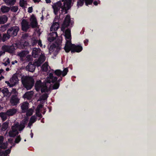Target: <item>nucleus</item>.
I'll return each mask as SVG.
<instances>
[{
	"label": "nucleus",
	"mask_w": 156,
	"mask_h": 156,
	"mask_svg": "<svg viewBox=\"0 0 156 156\" xmlns=\"http://www.w3.org/2000/svg\"><path fill=\"white\" fill-rule=\"evenodd\" d=\"M62 2H63L62 5L61 2L59 1L54 3L52 6L55 15L58 14L60 8L62 9L61 12L62 14L64 15L66 14L68 12V10L71 7L72 0H62Z\"/></svg>",
	"instance_id": "obj_1"
},
{
	"label": "nucleus",
	"mask_w": 156,
	"mask_h": 156,
	"mask_svg": "<svg viewBox=\"0 0 156 156\" xmlns=\"http://www.w3.org/2000/svg\"><path fill=\"white\" fill-rule=\"evenodd\" d=\"M27 121L28 120L26 119L20 124H19V123H14L12 126V130L8 133L9 136L11 137H13L18 135L19 133L18 130L19 131L23 130L25 128V125L26 123V121Z\"/></svg>",
	"instance_id": "obj_2"
},
{
	"label": "nucleus",
	"mask_w": 156,
	"mask_h": 156,
	"mask_svg": "<svg viewBox=\"0 0 156 156\" xmlns=\"http://www.w3.org/2000/svg\"><path fill=\"white\" fill-rule=\"evenodd\" d=\"M73 22L71 21L70 19V16L69 15H67L65 18L64 20L62 25L61 27V30L63 32L65 31V34H71V30L69 29H66L65 31V28L68 27L69 26L70 24H71V27H73Z\"/></svg>",
	"instance_id": "obj_3"
},
{
	"label": "nucleus",
	"mask_w": 156,
	"mask_h": 156,
	"mask_svg": "<svg viewBox=\"0 0 156 156\" xmlns=\"http://www.w3.org/2000/svg\"><path fill=\"white\" fill-rule=\"evenodd\" d=\"M21 80L23 87L27 90H30L34 86V80L32 77L23 76L22 77Z\"/></svg>",
	"instance_id": "obj_4"
},
{
	"label": "nucleus",
	"mask_w": 156,
	"mask_h": 156,
	"mask_svg": "<svg viewBox=\"0 0 156 156\" xmlns=\"http://www.w3.org/2000/svg\"><path fill=\"white\" fill-rule=\"evenodd\" d=\"M19 30L20 28L18 27L15 26L8 29L7 32L9 36L13 37L17 35Z\"/></svg>",
	"instance_id": "obj_5"
},
{
	"label": "nucleus",
	"mask_w": 156,
	"mask_h": 156,
	"mask_svg": "<svg viewBox=\"0 0 156 156\" xmlns=\"http://www.w3.org/2000/svg\"><path fill=\"white\" fill-rule=\"evenodd\" d=\"M21 30L26 32L30 28V25L28 21L25 19H23L21 23Z\"/></svg>",
	"instance_id": "obj_6"
},
{
	"label": "nucleus",
	"mask_w": 156,
	"mask_h": 156,
	"mask_svg": "<svg viewBox=\"0 0 156 156\" xmlns=\"http://www.w3.org/2000/svg\"><path fill=\"white\" fill-rule=\"evenodd\" d=\"M68 72L67 68H65L62 71L59 69L56 70L54 72L55 74L58 76H60L61 75L62 76H65Z\"/></svg>",
	"instance_id": "obj_7"
},
{
	"label": "nucleus",
	"mask_w": 156,
	"mask_h": 156,
	"mask_svg": "<svg viewBox=\"0 0 156 156\" xmlns=\"http://www.w3.org/2000/svg\"><path fill=\"white\" fill-rule=\"evenodd\" d=\"M20 99L16 95H12L11 98L10 102L12 106L16 105L20 102Z\"/></svg>",
	"instance_id": "obj_8"
},
{
	"label": "nucleus",
	"mask_w": 156,
	"mask_h": 156,
	"mask_svg": "<svg viewBox=\"0 0 156 156\" xmlns=\"http://www.w3.org/2000/svg\"><path fill=\"white\" fill-rule=\"evenodd\" d=\"M2 51L10 53H13L15 50L14 46H12L4 45L2 47Z\"/></svg>",
	"instance_id": "obj_9"
},
{
	"label": "nucleus",
	"mask_w": 156,
	"mask_h": 156,
	"mask_svg": "<svg viewBox=\"0 0 156 156\" xmlns=\"http://www.w3.org/2000/svg\"><path fill=\"white\" fill-rule=\"evenodd\" d=\"M74 44H72L71 40H66L65 45L64 48L65 51L67 53L69 52L72 48L73 45H74Z\"/></svg>",
	"instance_id": "obj_10"
},
{
	"label": "nucleus",
	"mask_w": 156,
	"mask_h": 156,
	"mask_svg": "<svg viewBox=\"0 0 156 156\" xmlns=\"http://www.w3.org/2000/svg\"><path fill=\"white\" fill-rule=\"evenodd\" d=\"M72 48L71 49V52L72 53L76 52H80L83 50L82 47L80 45H73Z\"/></svg>",
	"instance_id": "obj_11"
},
{
	"label": "nucleus",
	"mask_w": 156,
	"mask_h": 156,
	"mask_svg": "<svg viewBox=\"0 0 156 156\" xmlns=\"http://www.w3.org/2000/svg\"><path fill=\"white\" fill-rule=\"evenodd\" d=\"M10 82L11 83L10 87H12L15 85L18 82V79L17 76L15 75H13L10 79Z\"/></svg>",
	"instance_id": "obj_12"
},
{
	"label": "nucleus",
	"mask_w": 156,
	"mask_h": 156,
	"mask_svg": "<svg viewBox=\"0 0 156 156\" xmlns=\"http://www.w3.org/2000/svg\"><path fill=\"white\" fill-rule=\"evenodd\" d=\"M29 104L27 101H25L23 103L20 107L22 109V112L23 113L26 112L28 109Z\"/></svg>",
	"instance_id": "obj_13"
},
{
	"label": "nucleus",
	"mask_w": 156,
	"mask_h": 156,
	"mask_svg": "<svg viewBox=\"0 0 156 156\" xmlns=\"http://www.w3.org/2000/svg\"><path fill=\"white\" fill-rule=\"evenodd\" d=\"M17 110L15 108H10L6 112V114L8 116H12L14 115L17 112Z\"/></svg>",
	"instance_id": "obj_14"
},
{
	"label": "nucleus",
	"mask_w": 156,
	"mask_h": 156,
	"mask_svg": "<svg viewBox=\"0 0 156 156\" xmlns=\"http://www.w3.org/2000/svg\"><path fill=\"white\" fill-rule=\"evenodd\" d=\"M59 23L58 22H54L50 28L51 31H56L59 28Z\"/></svg>",
	"instance_id": "obj_15"
},
{
	"label": "nucleus",
	"mask_w": 156,
	"mask_h": 156,
	"mask_svg": "<svg viewBox=\"0 0 156 156\" xmlns=\"http://www.w3.org/2000/svg\"><path fill=\"white\" fill-rule=\"evenodd\" d=\"M33 94V91H30L27 92L23 96V98H27V100H30Z\"/></svg>",
	"instance_id": "obj_16"
},
{
	"label": "nucleus",
	"mask_w": 156,
	"mask_h": 156,
	"mask_svg": "<svg viewBox=\"0 0 156 156\" xmlns=\"http://www.w3.org/2000/svg\"><path fill=\"white\" fill-rule=\"evenodd\" d=\"M1 92L3 94L4 96L6 97H9L11 95L10 92H9L8 89L7 88H4L1 90Z\"/></svg>",
	"instance_id": "obj_17"
},
{
	"label": "nucleus",
	"mask_w": 156,
	"mask_h": 156,
	"mask_svg": "<svg viewBox=\"0 0 156 156\" xmlns=\"http://www.w3.org/2000/svg\"><path fill=\"white\" fill-rule=\"evenodd\" d=\"M8 20V18L5 15L0 16V24H3L5 23Z\"/></svg>",
	"instance_id": "obj_18"
},
{
	"label": "nucleus",
	"mask_w": 156,
	"mask_h": 156,
	"mask_svg": "<svg viewBox=\"0 0 156 156\" xmlns=\"http://www.w3.org/2000/svg\"><path fill=\"white\" fill-rule=\"evenodd\" d=\"M44 83H41L40 80L37 81L35 85V87L36 90L37 91H39L40 89Z\"/></svg>",
	"instance_id": "obj_19"
},
{
	"label": "nucleus",
	"mask_w": 156,
	"mask_h": 156,
	"mask_svg": "<svg viewBox=\"0 0 156 156\" xmlns=\"http://www.w3.org/2000/svg\"><path fill=\"white\" fill-rule=\"evenodd\" d=\"M10 8L5 5H2L0 9L1 11L3 13L8 12L10 10Z\"/></svg>",
	"instance_id": "obj_20"
},
{
	"label": "nucleus",
	"mask_w": 156,
	"mask_h": 156,
	"mask_svg": "<svg viewBox=\"0 0 156 156\" xmlns=\"http://www.w3.org/2000/svg\"><path fill=\"white\" fill-rule=\"evenodd\" d=\"M41 91L42 93L48 92L49 91L48 87L46 83H44L41 88Z\"/></svg>",
	"instance_id": "obj_21"
},
{
	"label": "nucleus",
	"mask_w": 156,
	"mask_h": 156,
	"mask_svg": "<svg viewBox=\"0 0 156 156\" xmlns=\"http://www.w3.org/2000/svg\"><path fill=\"white\" fill-rule=\"evenodd\" d=\"M40 52L39 50L36 48H34L32 51V55L34 58L38 57L39 53Z\"/></svg>",
	"instance_id": "obj_22"
},
{
	"label": "nucleus",
	"mask_w": 156,
	"mask_h": 156,
	"mask_svg": "<svg viewBox=\"0 0 156 156\" xmlns=\"http://www.w3.org/2000/svg\"><path fill=\"white\" fill-rule=\"evenodd\" d=\"M26 68L30 72H33L35 69V67L31 63H29L28 65L26 66Z\"/></svg>",
	"instance_id": "obj_23"
},
{
	"label": "nucleus",
	"mask_w": 156,
	"mask_h": 156,
	"mask_svg": "<svg viewBox=\"0 0 156 156\" xmlns=\"http://www.w3.org/2000/svg\"><path fill=\"white\" fill-rule=\"evenodd\" d=\"M12 146H11L10 149H8L5 151H1L0 152V155L1 156H6L8 155L11 152V149Z\"/></svg>",
	"instance_id": "obj_24"
},
{
	"label": "nucleus",
	"mask_w": 156,
	"mask_h": 156,
	"mask_svg": "<svg viewBox=\"0 0 156 156\" xmlns=\"http://www.w3.org/2000/svg\"><path fill=\"white\" fill-rule=\"evenodd\" d=\"M3 1L8 5H14L16 2V0H3Z\"/></svg>",
	"instance_id": "obj_25"
},
{
	"label": "nucleus",
	"mask_w": 156,
	"mask_h": 156,
	"mask_svg": "<svg viewBox=\"0 0 156 156\" xmlns=\"http://www.w3.org/2000/svg\"><path fill=\"white\" fill-rule=\"evenodd\" d=\"M8 126L9 122L7 121L3 123L1 128V131H5L8 128Z\"/></svg>",
	"instance_id": "obj_26"
},
{
	"label": "nucleus",
	"mask_w": 156,
	"mask_h": 156,
	"mask_svg": "<svg viewBox=\"0 0 156 156\" xmlns=\"http://www.w3.org/2000/svg\"><path fill=\"white\" fill-rule=\"evenodd\" d=\"M7 116L8 115L6 114V112H2L0 113V117L3 121H4L7 119Z\"/></svg>",
	"instance_id": "obj_27"
},
{
	"label": "nucleus",
	"mask_w": 156,
	"mask_h": 156,
	"mask_svg": "<svg viewBox=\"0 0 156 156\" xmlns=\"http://www.w3.org/2000/svg\"><path fill=\"white\" fill-rule=\"evenodd\" d=\"M48 97V94L47 93H44L41 95L39 98L40 101L45 100L47 99Z\"/></svg>",
	"instance_id": "obj_28"
},
{
	"label": "nucleus",
	"mask_w": 156,
	"mask_h": 156,
	"mask_svg": "<svg viewBox=\"0 0 156 156\" xmlns=\"http://www.w3.org/2000/svg\"><path fill=\"white\" fill-rule=\"evenodd\" d=\"M11 37V36H9L7 34H3L2 40L3 42H4L7 40L8 39Z\"/></svg>",
	"instance_id": "obj_29"
},
{
	"label": "nucleus",
	"mask_w": 156,
	"mask_h": 156,
	"mask_svg": "<svg viewBox=\"0 0 156 156\" xmlns=\"http://www.w3.org/2000/svg\"><path fill=\"white\" fill-rule=\"evenodd\" d=\"M33 110L31 108L28 109L26 112V115L27 116H30L32 115L33 114Z\"/></svg>",
	"instance_id": "obj_30"
},
{
	"label": "nucleus",
	"mask_w": 156,
	"mask_h": 156,
	"mask_svg": "<svg viewBox=\"0 0 156 156\" xmlns=\"http://www.w3.org/2000/svg\"><path fill=\"white\" fill-rule=\"evenodd\" d=\"M27 54V52L26 51H23L18 54V55L21 57H25Z\"/></svg>",
	"instance_id": "obj_31"
},
{
	"label": "nucleus",
	"mask_w": 156,
	"mask_h": 156,
	"mask_svg": "<svg viewBox=\"0 0 156 156\" xmlns=\"http://www.w3.org/2000/svg\"><path fill=\"white\" fill-rule=\"evenodd\" d=\"M58 78L56 76H54L52 79L50 80H48L47 82L49 83H55L57 81Z\"/></svg>",
	"instance_id": "obj_32"
},
{
	"label": "nucleus",
	"mask_w": 156,
	"mask_h": 156,
	"mask_svg": "<svg viewBox=\"0 0 156 156\" xmlns=\"http://www.w3.org/2000/svg\"><path fill=\"white\" fill-rule=\"evenodd\" d=\"M8 143H3L0 145V148L2 149H6L7 147Z\"/></svg>",
	"instance_id": "obj_33"
},
{
	"label": "nucleus",
	"mask_w": 156,
	"mask_h": 156,
	"mask_svg": "<svg viewBox=\"0 0 156 156\" xmlns=\"http://www.w3.org/2000/svg\"><path fill=\"white\" fill-rule=\"evenodd\" d=\"M26 4V1L25 0H20L19 5L20 6L22 7H25V5Z\"/></svg>",
	"instance_id": "obj_34"
},
{
	"label": "nucleus",
	"mask_w": 156,
	"mask_h": 156,
	"mask_svg": "<svg viewBox=\"0 0 156 156\" xmlns=\"http://www.w3.org/2000/svg\"><path fill=\"white\" fill-rule=\"evenodd\" d=\"M85 2L84 0H78L77 2V5L78 6H82Z\"/></svg>",
	"instance_id": "obj_35"
},
{
	"label": "nucleus",
	"mask_w": 156,
	"mask_h": 156,
	"mask_svg": "<svg viewBox=\"0 0 156 156\" xmlns=\"http://www.w3.org/2000/svg\"><path fill=\"white\" fill-rule=\"evenodd\" d=\"M18 7L17 6H12L11 7V11L12 12H16L18 10Z\"/></svg>",
	"instance_id": "obj_36"
},
{
	"label": "nucleus",
	"mask_w": 156,
	"mask_h": 156,
	"mask_svg": "<svg viewBox=\"0 0 156 156\" xmlns=\"http://www.w3.org/2000/svg\"><path fill=\"white\" fill-rule=\"evenodd\" d=\"M60 85L59 83L57 82L55 83L53 86V89H57L59 87Z\"/></svg>",
	"instance_id": "obj_37"
},
{
	"label": "nucleus",
	"mask_w": 156,
	"mask_h": 156,
	"mask_svg": "<svg viewBox=\"0 0 156 156\" xmlns=\"http://www.w3.org/2000/svg\"><path fill=\"white\" fill-rule=\"evenodd\" d=\"M31 25L32 28L36 27L37 26V23L36 21H31Z\"/></svg>",
	"instance_id": "obj_38"
},
{
	"label": "nucleus",
	"mask_w": 156,
	"mask_h": 156,
	"mask_svg": "<svg viewBox=\"0 0 156 156\" xmlns=\"http://www.w3.org/2000/svg\"><path fill=\"white\" fill-rule=\"evenodd\" d=\"M36 120L37 117L33 115L31 117L30 121V122H31L32 123H34L36 121Z\"/></svg>",
	"instance_id": "obj_39"
},
{
	"label": "nucleus",
	"mask_w": 156,
	"mask_h": 156,
	"mask_svg": "<svg viewBox=\"0 0 156 156\" xmlns=\"http://www.w3.org/2000/svg\"><path fill=\"white\" fill-rule=\"evenodd\" d=\"M21 140L20 135H18L17 136L15 139V143L16 144L19 143Z\"/></svg>",
	"instance_id": "obj_40"
},
{
	"label": "nucleus",
	"mask_w": 156,
	"mask_h": 156,
	"mask_svg": "<svg viewBox=\"0 0 156 156\" xmlns=\"http://www.w3.org/2000/svg\"><path fill=\"white\" fill-rule=\"evenodd\" d=\"M85 5L88 6V5H91L93 2V0H84Z\"/></svg>",
	"instance_id": "obj_41"
},
{
	"label": "nucleus",
	"mask_w": 156,
	"mask_h": 156,
	"mask_svg": "<svg viewBox=\"0 0 156 156\" xmlns=\"http://www.w3.org/2000/svg\"><path fill=\"white\" fill-rule=\"evenodd\" d=\"M65 36L66 41L67 39H68V40H71V34H65Z\"/></svg>",
	"instance_id": "obj_42"
},
{
	"label": "nucleus",
	"mask_w": 156,
	"mask_h": 156,
	"mask_svg": "<svg viewBox=\"0 0 156 156\" xmlns=\"http://www.w3.org/2000/svg\"><path fill=\"white\" fill-rule=\"evenodd\" d=\"M45 61V59L43 58H39L37 61V62L39 63L40 64L41 63Z\"/></svg>",
	"instance_id": "obj_43"
},
{
	"label": "nucleus",
	"mask_w": 156,
	"mask_h": 156,
	"mask_svg": "<svg viewBox=\"0 0 156 156\" xmlns=\"http://www.w3.org/2000/svg\"><path fill=\"white\" fill-rule=\"evenodd\" d=\"M30 20L31 21H37V19L34 15L33 14L31 15Z\"/></svg>",
	"instance_id": "obj_44"
},
{
	"label": "nucleus",
	"mask_w": 156,
	"mask_h": 156,
	"mask_svg": "<svg viewBox=\"0 0 156 156\" xmlns=\"http://www.w3.org/2000/svg\"><path fill=\"white\" fill-rule=\"evenodd\" d=\"M41 68L43 70H44L45 71H47L48 69V66L44 64L42 66Z\"/></svg>",
	"instance_id": "obj_45"
},
{
	"label": "nucleus",
	"mask_w": 156,
	"mask_h": 156,
	"mask_svg": "<svg viewBox=\"0 0 156 156\" xmlns=\"http://www.w3.org/2000/svg\"><path fill=\"white\" fill-rule=\"evenodd\" d=\"M36 116L38 117H39L40 118V119L42 117V115L40 113L39 111H36Z\"/></svg>",
	"instance_id": "obj_46"
},
{
	"label": "nucleus",
	"mask_w": 156,
	"mask_h": 156,
	"mask_svg": "<svg viewBox=\"0 0 156 156\" xmlns=\"http://www.w3.org/2000/svg\"><path fill=\"white\" fill-rule=\"evenodd\" d=\"M4 139V136H0V145L3 143Z\"/></svg>",
	"instance_id": "obj_47"
},
{
	"label": "nucleus",
	"mask_w": 156,
	"mask_h": 156,
	"mask_svg": "<svg viewBox=\"0 0 156 156\" xmlns=\"http://www.w3.org/2000/svg\"><path fill=\"white\" fill-rule=\"evenodd\" d=\"M100 0H98V1H95L93 2V4L95 6H97L98 5V4H100Z\"/></svg>",
	"instance_id": "obj_48"
},
{
	"label": "nucleus",
	"mask_w": 156,
	"mask_h": 156,
	"mask_svg": "<svg viewBox=\"0 0 156 156\" xmlns=\"http://www.w3.org/2000/svg\"><path fill=\"white\" fill-rule=\"evenodd\" d=\"M33 10V8L32 7H29L28 8V12L29 13H31L32 12Z\"/></svg>",
	"instance_id": "obj_49"
},
{
	"label": "nucleus",
	"mask_w": 156,
	"mask_h": 156,
	"mask_svg": "<svg viewBox=\"0 0 156 156\" xmlns=\"http://www.w3.org/2000/svg\"><path fill=\"white\" fill-rule=\"evenodd\" d=\"M53 74L52 73H50L49 74V76L48 77L49 78V80H51V79H53Z\"/></svg>",
	"instance_id": "obj_50"
},
{
	"label": "nucleus",
	"mask_w": 156,
	"mask_h": 156,
	"mask_svg": "<svg viewBox=\"0 0 156 156\" xmlns=\"http://www.w3.org/2000/svg\"><path fill=\"white\" fill-rule=\"evenodd\" d=\"M37 43L38 44V45L40 47H42V46L41 40H39V41H38Z\"/></svg>",
	"instance_id": "obj_51"
},
{
	"label": "nucleus",
	"mask_w": 156,
	"mask_h": 156,
	"mask_svg": "<svg viewBox=\"0 0 156 156\" xmlns=\"http://www.w3.org/2000/svg\"><path fill=\"white\" fill-rule=\"evenodd\" d=\"M42 107H43V106L42 105L39 104V105H38V106L37 107V110H38V111H39V109L40 108H42Z\"/></svg>",
	"instance_id": "obj_52"
},
{
	"label": "nucleus",
	"mask_w": 156,
	"mask_h": 156,
	"mask_svg": "<svg viewBox=\"0 0 156 156\" xmlns=\"http://www.w3.org/2000/svg\"><path fill=\"white\" fill-rule=\"evenodd\" d=\"M88 42V39H86V40L84 41V43L86 46L87 45Z\"/></svg>",
	"instance_id": "obj_53"
},
{
	"label": "nucleus",
	"mask_w": 156,
	"mask_h": 156,
	"mask_svg": "<svg viewBox=\"0 0 156 156\" xmlns=\"http://www.w3.org/2000/svg\"><path fill=\"white\" fill-rule=\"evenodd\" d=\"M38 40H34L32 43L33 45H34L37 43Z\"/></svg>",
	"instance_id": "obj_54"
},
{
	"label": "nucleus",
	"mask_w": 156,
	"mask_h": 156,
	"mask_svg": "<svg viewBox=\"0 0 156 156\" xmlns=\"http://www.w3.org/2000/svg\"><path fill=\"white\" fill-rule=\"evenodd\" d=\"M0 51V57L2 55H4L5 54V52H6V51Z\"/></svg>",
	"instance_id": "obj_55"
},
{
	"label": "nucleus",
	"mask_w": 156,
	"mask_h": 156,
	"mask_svg": "<svg viewBox=\"0 0 156 156\" xmlns=\"http://www.w3.org/2000/svg\"><path fill=\"white\" fill-rule=\"evenodd\" d=\"M5 83L7 84L8 86H9L10 87V85L11 86V83L9 82L8 81H6Z\"/></svg>",
	"instance_id": "obj_56"
},
{
	"label": "nucleus",
	"mask_w": 156,
	"mask_h": 156,
	"mask_svg": "<svg viewBox=\"0 0 156 156\" xmlns=\"http://www.w3.org/2000/svg\"><path fill=\"white\" fill-rule=\"evenodd\" d=\"M60 78L57 80V82H58L59 83V82L62 80V77L61 76H60Z\"/></svg>",
	"instance_id": "obj_57"
},
{
	"label": "nucleus",
	"mask_w": 156,
	"mask_h": 156,
	"mask_svg": "<svg viewBox=\"0 0 156 156\" xmlns=\"http://www.w3.org/2000/svg\"><path fill=\"white\" fill-rule=\"evenodd\" d=\"M8 141L11 144L12 143V139H8Z\"/></svg>",
	"instance_id": "obj_58"
},
{
	"label": "nucleus",
	"mask_w": 156,
	"mask_h": 156,
	"mask_svg": "<svg viewBox=\"0 0 156 156\" xmlns=\"http://www.w3.org/2000/svg\"><path fill=\"white\" fill-rule=\"evenodd\" d=\"M45 1L47 3H50L51 2L50 0H45Z\"/></svg>",
	"instance_id": "obj_59"
},
{
	"label": "nucleus",
	"mask_w": 156,
	"mask_h": 156,
	"mask_svg": "<svg viewBox=\"0 0 156 156\" xmlns=\"http://www.w3.org/2000/svg\"><path fill=\"white\" fill-rule=\"evenodd\" d=\"M34 3L39 2L41 1V0H33Z\"/></svg>",
	"instance_id": "obj_60"
},
{
	"label": "nucleus",
	"mask_w": 156,
	"mask_h": 156,
	"mask_svg": "<svg viewBox=\"0 0 156 156\" xmlns=\"http://www.w3.org/2000/svg\"><path fill=\"white\" fill-rule=\"evenodd\" d=\"M32 123H32L31 122H30H30L28 124V126H31L32 125Z\"/></svg>",
	"instance_id": "obj_61"
},
{
	"label": "nucleus",
	"mask_w": 156,
	"mask_h": 156,
	"mask_svg": "<svg viewBox=\"0 0 156 156\" xmlns=\"http://www.w3.org/2000/svg\"><path fill=\"white\" fill-rule=\"evenodd\" d=\"M32 130H31V133L30 135L31 137L32 138L33 137V133L32 132Z\"/></svg>",
	"instance_id": "obj_62"
},
{
	"label": "nucleus",
	"mask_w": 156,
	"mask_h": 156,
	"mask_svg": "<svg viewBox=\"0 0 156 156\" xmlns=\"http://www.w3.org/2000/svg\"><path fill=\"white\" fill-rule=\"evenodd\" d=\"M4 77L3 76H1L0 77V80H2V79H4Z\"/></svg>",
	"instance_id": "obj_63"
},
{
	"label": "nucleus",
	"mask_w": 156,
	"mask_h": 156,
	"mask_svg": "<svg viewBox=\"0 0 156 156\" xmlns=\"http://www.w3.org/2000/svg\"><path fill=\"white\" fill-rule=\"evenodd\" d=\"M4 71V70L2 69H0V74H1Z\"/></svg>",
	"instance_id": "obj_64"
}]
</instances>
